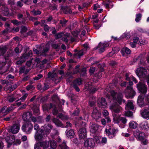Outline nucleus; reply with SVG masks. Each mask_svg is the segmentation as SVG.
Segmentation results:
<instances>
[{
  "mask_svg": "<svg viewBox=\"0 0 149 149\" xmlns=\"http://www.w3.org/2000/svg\"><path fill=\"white\" fill-rule=\"evenodd\" d=\"M110 93L114 102H117L119 104H121L123 103H124L125 102V100L123 99V96L122 93H116L113 91H111Z\"/></svg>",
  "mask_w": 149,
  "mask_h": 149,
  "instance_id": "obj_1",
  "label": "nucleus"
},
{
  "mask_svg": "<svg viewBox=\"0 0 149 149\" xmlns=\"http://www.w3.org/2000/svg\"><path fill=\"white\" fill-rule=\"evenodd\" d=\"M136 73L139 78H144L147 79V82L149 84V75L148 76V72L147 70L143 67H140L137 69Z\"/></svg>",
  "mask_w": 149,
  "mask_h": 149,
  "instance_id": "obj_2",
  "label": "nucleus"
},
{
  "mask_svg": "<svg viewBox=\"0 0 149 149\" xmlns=\"http://www.w3.org/2000/svg\"><path fill=\"white\" fill-rule=\"evenodd\" d=\"M108 129H106L105 132L106 135L110 138H112L116 135V133L118 132V130L115 129L113 126H108Z\"/></svg>",
  "mask_w": 149,
  "mask_h": 149,
  "instance_id": "obj_3",
  "label": "nucleus"
},
{
  "mask_svg": "<svg viewBox=\"0 0 149 149\" xmlns=\"http://www.w3.org/2000/svg\"><path fill=\"white\" fill-rule=\"evenodd\" d=\"M32 128L33 125L30 122L24 123L22 127V130L27 134L30 133Z\"/></svg>",
  "mask_w": 149,
  "mask_h": 149,
  "instance_id": "obj_4",
  "label": "nucleus"
},
{
  "mask_svg": "<svg viewBox=\"0 0 149 149\" xmlns=\"http://www.w3.org/2000/svg\"><path fill=\"white\" fill-rule=\"evenodd\" d=\"M137 87L138 90L142 93L145 94L147 91V87L145 83L143 82H139L137 84Z\"/></svg>",
  "mask_w": 149,
  "mask_h": 149,
  "instance_id": "obj_5",
  "label": "nucleus"
},
{
  "mask_svg": "<svg viewBox=\"0 0 149 149\" xmlns=\"http://www.w3.org/2000/svg\"><path fill=\"white\" fill-rule=\"evenodd\" d=\"M129 81V84L130 86H127V88L125 91V92L128 94L130 97H132L135 95L136 92L131 86L133 84V82Z\"/></svg>",
  "mask_w": 149,
  "mask_h": 149,
  "instance_id": "obj_6",
  "label": "nucleus"
},
{
  "mask_svg": "<svg viewBox=\"0 0 149 149\" xmlns=\"http://www.w3.org/2000/svg\"><path fill=\"white\" fill-rule=\"evenodd\" d=\"M109 109L116 113L121 112L122 110V108L116 103L111 104L109 107Z\"/></svg>",
  "mask_w": 149,
  "mask_h": 149,
  "instance_id": "obj_7",
  "label": "nucleus"
},
{
  "mask_svg": "<svg viewBox=\"0 0 149 149\" xmlns=\"http://www.w3.org/2000/svg\"><path fill=\"white\" fill-rule=\"evenodd\" d=\"M84 145L85 147H86L88 149H90L95 146V141L92 139H88L85 141Z\"/></svg>",
  "mask_w": 149,
  "mask_h": 149,
  "instance_id": "obj_8",
  "label": "nucleus"
},
{
  "mask_svg": "<svg viewBox=\"0 0 149 149\" xmlns=\"http://www.w3.org/2000/svg\"><path fill=\"white\" fill-rule=\"evenodd\" d=\"M46 136V134H44L43 132L41 131L40 130L36 133L35 137L36 140L39 141L45 139Z\"/></svg>",
  "mask_w": 149,
  "mask_h": 149,
  "instance_id": "obj_9",
  "label": "nucleus"
},
{
  "mask_svg": "<svg viewBox=\"0 0 149 149\" xmlns=\"http://www.w3.org/2000/svg\"><path fill=\"white\" fill-rule=\"evenodd\" d=\"M53 126L50 124H47L44 126L41 127L40 130L41 131H42L44 132H45V134H49L51 129L53 128Z\"/></svg>",
  "mask_w": 149,
  "mask_h": 149,
  "instance_id": "obj_10",
  "label": "nucleus"
},
{
  "mask_svg": "<svg viewBox=\"0 0 149 149\" xmlns=\"http://www.w3.org/2000/svg\"><path fill=\"white\" fill-rule=\"evenodd\" d=\"M95 140L97 143L101 146L104 145L107 141L106 138L97 136L95 137Z\"/></svg>",
  "mask_w": 149,
  "mask_h": 149,
  "instance_id": "obj_11",
  "label": "nucleus"
},
{
  "mask_svg": "<svg viewBox=\"0 0 149 149\" xmlns=\"http://www.w3.org/2000/svg\"><path fill=\"white\" fill-rule=\"evenodd\" d=\"M32 56V52L31 51H29L27 54H23L22 57V60L20 61H18L16 62L17 64H20L24 62L25 60L27 59L28 57H31Z\"/></svg>",
  "mask_w": 149,
  "mask_h": 149,
  "instance_id": "obj_12",
  "label": "nucleus"
},
{
  "mask_svg": "<svg viewBox=\"0 0 149 149\" xmlns=\"http://www.w3.org/2000/svg\"><path fill=\"white\" fill-rule=\"evenodd\" d=\"M20 125L18 124L13 125L10 127L9 131L13 134H16L19 131Z\"/></svg>",
  "mask_w": 149,
  "mask_h": 149,
  "instance_id": "obj_13",
  "label": "nucleus"
},
{
  "mask_svg": "<svg viewBox=\"0 0 149 149\" xmlns=\"http://www.w3.org/2000/svg\"><path fill=\"white\" fill-rule=\"evenodd\" d=\"M97 102L99 107L101 108L105 107L107 104L105 98L103 97L99 98Z\"/></svg>",
  "mask_w": 149,
  "mask_h": 149,
  "instance_id": "obj_14",
  "label": "nucleus"
},
{
  "mask_svg": "<svg viewBox=\"0 0 149 149\" xmlns=\"http://www.w3.org/2000/svg\"><path fill=\"white\" fill-rule=\"evenodd\" d=\"M109 46L107 43H102L100 42L97 46L96 49H99V52L100 53H102L104 51L105 48Z\"/></svg>",
  "mask_w": 149,
  "mask_h": 149,
  "instance_id": "obj_15",
  "label": "nucleus"
},
{
  "mask_svg": "<svg viewBox=\"0 0 149 149\" xmlns=\"http://www.w3.org/2000/svg\"><path fill=\"white\" fill-rule=\"evenodd\" d=\"M79 137L82 139L86 137V129L85 127L81 128L78 131Z\"/></svg>",
  "mask_w": 149,
  "mask_h": 149,
  "instance_id": "obj_16",
  "label": "nucleus"
},
{
  "mask_svg": "<svg viewBox=\"0 0 149 149\" xmlns=\"http://www.w3.org/2000/svg\"><path fill=\"white\" fill-rule=\"evenodd\" d=\"M113 116L114 120L117 121V123H119V121H120L124 124L126 123L127 120L125 118L120 117L118 118L116 114H113Z\"/></svg>",
  "mask_w": 149,
  "mask_h": 149,
  "instance_id": "obj_17",
  "label": "nucleus"
},
{
  "mask_svg": "<svg viewBox=\"0 0 149 149\" xmlns=\"http://www.w3.org/2000/svg\"><path fill=\"white\" fill-rule=\"evenodd\" d=\"M144 97L145 95L143 94L140 95L138 97L137 100V102L138 104L140 107H142V105L144 103Z\"/></svg>",
  "mask_w": 149,
  "mask_h": 149,
  "instance_id": "obj_18",
  "label": "nucleus"
},
{
  "mask_svg": "<svg viewBox=\"0 0 149 149\" xmlns=\"http://www.w3.org/2000/svg\"><path fill=\"white\" fill-rule=\"evenodd\" d=\"M90 127V131L92 133H95L98 130V126L96 124H93V123H91ZM99 127V126H98Z\"/></svg>",
  "mask_w": 149,
  "mask_h": 149,
  "instance_id": "obj_19",
  "label": "nucleus"
},
{
  "mask_svg": "<svg viewBox=\"0 0 149 149\" xmlns=\"http://www.w3.org/2000/svg\"><path fill=\"white\" fill-rule=\"evenodd\" d=\"M48 50V48L47 47H46L45 48L43 49L42 51L38 50L34 48L33 49V51L35 54H38L40 53V54H44Z\"/></svg>",
  "mask_w": 149,
  "mask_h": 149,
  "instance_id": "obj_20",
  "label": "nucleus"
},
{
  "mask_svg": "<svg viewBox=\"0 0 149 149\" xmlns=\"http://www.w3.org/2000/svg\"><path fill=\"white\" fill-rule=\"evenodd\" d=\"M32 116V113L30 112H25L22 115V118L24 121H27L28 118H29Z\"/></svg>",
  "mask_w": 149,
  "mask_h": 149,
  "instance_id": "obj_21",
  "label": "nucleus"
},
{
  "mask_svg": "<svg viewBox=\"0 0 149 149\" xmlns=\"http://www.w3.org/2000/svg\"><path fill=\"white\" fill-rule=\"evenodd\" d=\"M91 82H89L88 84H86L85 85V86L86 88V89L88 90H90L92 92H95L98 90V89L94 87H91Z\"/></svg>",
  "mask_w": 149,
  "mask_h": 149,
  "instance_id": "obj_22",
  "label": "nucleus"
},
{
  "mask_svg": "<svg viewBox=\"0 0 149 149\" xmlns=\"http://www.w3.org/2000/svg\"><path fill=\"white\" fill-rule=\"evenodd\" d=\"M139 126L143 130H148L149 129L148 124L146 122H142L139 125Z\"/></svg>",
  "mask_w": 149,
  "mask_h": 149,
  "instance_id": "obj_23",
  "label": "nucleus"
},
{
  "mask_svg": "<svg viewBox=\"0 0 149 149\" xmlns=\"http://www.w3.org/2000/svg\"><path fill=\"white\" fill-rule=\"evenodd\" d=\"M7 49V47L6 45L0 46V56H3Z\"/></svg>",
  "mask_w": 149,
  "mask_h": 149,
  "instance_id": "obj_24",
  "label": "nucleus"
},
{
  "mask_svg": "<svg viewBox=\"0 0 149 149\" xmlns=\"http://www.w3.org/2000/svg\"><path fill=\"white\" fill-rule=\"evenodd\" d=\"M48 106H49V109L53 108L52 111V114L54 115H56L58 113V111L55 106L50 103L49 105H48Z\"/></svg>",
  "mask_w": 149,
  "mask_h": 149,
  "instance_id": "obj_25",
  "label": "nucleus"
},
{
  "mask_svg": "<svg viewBox=\"0 0 149 149\" xmlns=\"http://www.w3.org/2000/svg\"><path fill=\"white\" fill-rule=\"evenodd\" d=\"M65 133L67 136L69 138H71L74 135V131L72 130H67Z\"/></svg>",
  "mask_w": 149,
  "mask_h": 149,
  "instance_id": "obj_26",
  "label": "nucleus"
},
{
  "mask_svg": "<svg viewBox=\"0 0 149 149\" xmlns=\"http://www.w3.org/2000/svg\"><path fill=\"white\" fill-rule=\"evenodd\" d=\"M52 121L58 127H62V124L58 119L55 118H53L52 119Z\"/></svg>",
  "mask_w": 149,
  "mask_h": 149,
  "instance_id": "obj_27",
  "label": "nucleus"
},
{
  "mask_svg": "<svg viewBox=\"0 0 149 149\" xmlns=\"http://www.w3.org/2000/svg\"><path fill=\"white\" fill-rule=\"evenodd\" d=\"M15 137L14 135L10 136L9 138V139L7 141L8 143V147H10L11 144L13 143L15 141Z\"/></svg>",
  "mask_w": 149,
  "mask_h": 149,
  "instance_id": "obj_28",
  "label": "nucleus"
},
{
  "mask_svg": "<svg viewBox=\"0 0 149 149\" xmlns=\"http://www.w3.org/2000/svg\"><path fill=\"white\" fill-rule=\"evenodd\" d=\"M41 146L44 149H45L49 147V142L47 141H42L40 143Z\"/></svg>",
  "mask_w": 149,
  "mask_h": 149,
  "instance_id": "obj_29",
  "label": "nucleus"
},
{
  "mask_svg": "<svg viewBox=\"0 0 149 149\" xmlns=\"http://www.w3.org/2000/svg\"><path fill=\"white\" fill-rule=\"evenodd\" d=\"M121 52L123 56L125 55V54H129L130 53L131 50L127 47L123 48L121 50Z\"/></svg>",
  "mask_w": 149,
  "mask_h": 149,
  "instance_id": "obj_30",
  "label": "nucleus"
},
{
  "mask_svg": "<svg viewBox=\"0 0 149 149\" xmlns=\"http://www.w3.org/2000/svg\"><path fill=\"white\" fill-rule=\"evenodd\" d=\"M145 55V54H140L139 56L134 59V61L135 62L137 61V60H138L140 61V63H142L143 61V59H144Z\"/></svg>",
  "mask_w": 149,
  "mask_h": 149,
  "instance_id": "obj_31",
  "label": "nucleus"
},
{
  "mask_svg": "<svg viewBox=\"0 0 149 149\" xmlns=\"http://www.w3.org/2000/svg\"><path fill=\"white\" fill-rule=\"evenodd\" d=\"M137 125V124L133 121L130 122L129 123V127L131 129H135Z\"/></svg>",
  "mask_w": 149,
  "mask_h": 149,
  "instance_id": "obj_32",
  "label": "nucleus"
},
{
  "mask_svg": "<svg viewBox=\"0 0 149 149\" xmlns=\"http://www.w3.org/2000/svg\"><path fill=\"white\" fill-rule=\"evenodd\" d=\"M49 144H50V146L51 149H56L57 147L56 143L54 141L50 140L49 142Z\"/></svg>",
  "mask_w": 149,
  "mask_h": 149,
  "instance_id": "obj_33",
  "label": "nucleus"
},
{
  "mask_svg": "<svg viewBox=\"0 0 149 149\" xmlns=\"http://www.w3.org/2000/svg\"><path fill=\"white\" fill-rule=\"evenodd\" d=\"M127 107L128 109H131L132 110H134V107L133 102L130 101H128L127 104L126 105V108Z\"/></svg>",
  "mask_w": 149,
  "mask_h": 149,
  "instance_id": "obj_34",
  "label": "nucleus"
},
{
  "mask_svg": "<svg viewBox=\"0 0 149 149\" xmlns=\"http://www.w3.org/2000/svg\"><path fill=\"white\" fill-rule=\"evenodd\" d=\"M70 34L68 33H64L62 32L58 33L56 35V37H68L69 36Z\"/></svg>",
  "mask_w": 149,
  "mask_h": 149,
  "instance_id": "obj_35",
  "label": "nucleus"
},
{
  "mask_svg": "<svg viewBox=\"0 0 149 149\" xmlns=\"http://www.w3.org/2000/svg\"><path fill=\"white\" fill-rule=\"evenodd\" d=\"M59 147L61 149H68V147L67 146L66 142L63 140L62 143L60 144Z\"/></svg>",
  "mask_w": 149,
  "mask_h": 149,
  "instance_id": "obj_36",
  "label": "nucleus"
},
{
  "mask_svg": "<svg viewBox=\"0 0 149 149\" xmlns=\"http://www.w3.org/2000/svg\"><path fill=\"white\" fill-rule=\"evenodd\" d=\"M15 96L13 95L9 96L7 98V100L10 102H12L16 100Z\"/></svg>",
  "mask_w": 149,
  "mask_h": 149,
  "instance_id": "obj_37",
  "label": "nucleus"
},
{
  "mask_svg": "<svg viewBox=\"0 0 149 149\" xmlns=\"http://www.w3.org/2000/svg\"><path fill=\"white\" fill-rule=\"evenodd\" d=\"M7 107L6 106H4L2 108L0 109V113H4L6 114L8 113L7 111Z\"/></svg>",
  "mask_w": 149,
  "mask_h": 149,
  "instance_id": "obj_38",
  "label": "nucleus"
},
{
  "mask_svg": "<svg viewBox=\"0 0 149 149\" xmlns=\"http://www.w3.org/2000/svg\"><path fill=\"white\" fill-rule=\"evenodd\" d=\"M82 80L81 79L79 78L76 79L73 82L72 84L80 85L81 84Z\"/></svg>",
  "mask_w": 149,
  "mask_h": 149,
  "instance_id": "obj_39",
  "label": "nucleus"
},
{
  "mask_svg": "<svg viewBox=\"0 0 149 149\" xmlns=\"http://www.w3.org/2000/svg\"><path fill=\"white\" fill-rule=\"evenodd\" d=\"M92 116L95 118L97 121L99 119L101 118L100 114L99 113H93Z\"/></svg>",
  "mask_w": 149,
  "mask_h": 149,
  "instance_id": "obj_40",
  "label": "nucleus"
},
{
  "mask_svg": "<svg viewBox=\"0 0 149 149\" xmlns=\"http://www.w3.org/2000/svg\"><path fill=\"white\" fill-rule=\"evenodd\" d=\"M2 13L5 15H7L9 14L8 10V8L5 6L3 7Z\"/></svg>",
  "mask_w": 149,
  "mask_h": 149,
  "instance_id": "obj_41",
  "label": "nucleus"
},
{
  "mask_svg": "<svg viewBox=\"0 0 149 149\" xmlns=\"http://www.w3.org/2000/svg\"><path fill=\"white\" fill-rule=\"evenodd\" d=\"M32 110L34 113L38 114L39 113L38 107L37 106H34L32 108Z\"/></svg>",
  "mask_w": 149,
  "mask_h": 149,
  "instance_id": "obj_42",
  "label": "nucleus"
},
{
  "mask_svg": "<svg viewBox=\"0 0 149 149\" xmlns=\"http://www.w3.org/2000/svg\"><path fill=\"white\" fill-rule=\"evenodd\" d=\"M28 95V93H25L20 98L19 100H18V101L21 100L22 102H24L26 98L27 97Z\"/></svg>",
  "mask_w": 149,
  "mask_h": 149,
  "instance_id": "obj_43",
  "label": "nucleus"
},
{
  "mask_svg": "<svg viewBox=\"0 0 149 149\" xmlns=\"http://www.w3.org/2000/svg\"><path fill=\"white\" fill-rule=\"evenodd\" d=\"M84 50V49H83L79 51L76 55L79 58H80V57L83 55L84 53H85Z\"/></svg>",
  "mask_w": 149,
  "mask_h": 149,
  "instance_id": "obj_44",
  "label": "nucleus"
},
{
  "mask_svg": "<svg viewBox=\"0 0 149 149\" xmlns=\"http://www.w3.org/2000/svg\"><path fill=\"white\" fill-rule=\"evenodd\" d=\"M58 118H60L62 120H64L67 119V117L66 116H64L62 113H60L57 116Z\"/></svg>",
  "mask_w": 149,
  "mask_h": 149,
  "instance_id": "obj_45",
  "label": "nucleus"
},
{
  "mask_svg": "<svg viewBox=\"0 0 149 149\" xmlns=\"http://www.w3.org/2000/svg\"><path fill=\"white\" fill-rule=\"evenodd\" d=\"M144 134L141 132V133L139 134V136L137 138L139 140H143L144 139Z\"/></svg>",
  "mask_w": 149,
  "mask_h": 149,
  "instance_id": "obj_46",
  "label": "nucleus"
},
{
  "mask_svg": "<svg viewBox=\"0 0 149 149\" xmlns=\"http://www.w3.org/2000/svg\"><path fill=\"white\" fill-rule=\"evenodd\" d=\"M142 15L140 14H138L136 15V18L135 19V21L136 22H138L140 20L141 17Z\"/></svg>",
  "mask_w": 149,
  "mask_h": 149,
  "instance_id": "obj_47",
  "label": "nucleus"
},
{
  "mask_svg": "<svg viewBox=\"0 0 149 149\" xmlns=\"http://www.w3.org/2000/svg\"><path fill=\"white\" fill-rule=\"evenodd\" d=\"M58 135V131L55 129H53L51 133V136L52 137H53L55 136Z\"/></svg>",
  "mask_w": 149,
  "mask_h": 149,
  "instance_id": "obj_48",
  "label": "nucleus"
},
{
  "mask_svg": "<svg viewBox=\"0 0 149 149\" xmlns=\"http://www.w3.org/2000/svg\"><path fill=\"white\" fill-rule=\"evenodd\" d=\"M147 42V41L144 40L142 39V38H139L138 44L139 45H144L146 44Z\"/></svg>",
  "mask_w": 149,
  "mask_h": 149,
  "instance_id": "obj_49",
  "label": "nucleus"
},
{
  "mask_svg": "<svg viewBox=\"0 0 149 149\" xmlns=\"http://www.w3.org/2000/svg\"><path fill=\"white\" fill-rule=\"evenodd\" d=\"M141 133V131L138 130H136L134 132L133 134L134 136L137 138L139 136V134H140Z\"/></svg>",
  "mask_w": 149,
  "mask_h": 149,
  "instance_id": "obj_50",
  "label": "nucleus"
},
{
  "mask_svg": "<svg viewBox=\"0 0 149 149\" xmlns=\"http://www.w3.org/2000/svg\"><path fill=\"white\" fill-rule=\"evenodd\" d=\"M19 29V27H17L16 28H14L11 29H10V32H13V33L17 32H18Z\"/></svg>",
  "mask_w": 149,
  "mask_h": 149,
  "instance_id": "obj_51",
  "label": "nucleus"
},
{
  "mask_svg": "<svg viewBox=\"0 0 149 149\" xmlns=\"http://www.w3.org/2000/svg\"><path fill=\"white\" fill-rule=\"evenodd\" d=\"M21 141L20 139H17L15 140V141L13 143L14 145L16 146H18L21 143Z\"/></svg>",
  "mask_w": 149,
  "mask_h": 149,
  "instance_id": "obj_52",
  "label": "nucleus"
},
{
  "mask_svg": "<svg viewBox=\"0 0 149 149\" xmlns=\"http://www.w3.org/2000/svg\"><path fill=\"white\" fill-rule=\"evenodd\" d=\"M125 116L129 117H130L132 116L133 113L132 111H127L125 112Z\"/></svg>",
  "mask_w": 149,
  "mask_h": 149,
  "instance_id": "obj_53",
  "label": "nucleus"
},
{
  "mask_svg": "<svg viewBox=\"0 0 149 149\" xmlns=\"http://www.w3.org/2000/svg\"><path fill=\"white\" fill-rule=\"evenodd\" d=\"M32 13L34 15H40L41 13V12L39 10L36 11L35 10H33L31 11Z\"/></svg>",
  "mask_w": 149,
  "mask_h": 149,
  "instance_id": "obj_54",
  "label": "nucleus"
},
{
  "mask_svg": "<svg viewBox=\"0 0 149 149\" xmlns=\"http://www.w3.org/2000/svg\"><path fill=\"white\" fill-rule=\"evenodd\" d=\"M27 30V28L24 26H22L21 27V32L23 33L26 32Z\"/></svg>",
  "mask_w": 149,
  "mask_h": 149,
  "instance_id": "obj_55",
  "label": "nucleus"
},
{
  "mask_svg": "<svg viewBox=\"0 0 149 149\" xmlns=\"http://www.w3.org/2000/svg\"><path fill=\"white\" fill-rule=\"evenodd\" d=\"M43 76L41 74H38L37 76L33 78V79L35 80H38L40 79Z\"/></svg>",
  "mask_w": 149,
  "mask_h": 149,
  "instance_id": "obj_56",
  "label": "nucleus"
},
{
  "mask_svg": "<svg viewBox=\"0 0 149 149\" xmlns=\"http://www.w3.org/2000/svg\"><path fill=\"white\" fill-rule=\"evenodd\" d=\"M79 112V109H77L72 114L73 116H77L78 115Z\"/></svg>",
  "mask_w": 149,
  "mask_h": 149,
  "instance_id": "obj_57",
  "label": "nucleus"
},
{
  "mask_svg": "<svg viewBox=\"0 0 149 149\" xmlns=\"http://www.w3.org/2000/svg\"><path fill=\"white\" fill-rule=\"evenodd\" d=\"M121 36L122 37H130V33L129 32H125L122 34Z\"/></svg>",
  "mask_w": 149,
  "mask_h": 149,
  "instance_id": "obj_58",
  "label": "nucleus"
},
{
  "mask_svg": "<svg viewBox=\"0 0 149 149\" xmlns=\"http://www.w3.org/2000/svg\"><path fill=\"white\" fill-rule=\"evenodd\" d=\"M44 86L43 88V89L44 90H46L50 88V86L48 84H44Z\"/></svg>",
  "mask_w": 149,
  "mask_h": 149,
  "instance_id": "obj_59",
  "label": "nucleus"
},
{
  "mask_svg": "<svg viewBox=\"0 0 149 149\" xmlns=\"http://www.w3.org/2000/svg\"><path fill=\"white\" fill-rule=\"evenodd\" d=\"M66 22L67 21L66 20L63 19V20H61L60 21V23L62 25V26L63 27H64L65 26Z\"/></svg>",
  "mask_w": 149,
  "mask_h": 149,
  "instance_id": "obj_60",
  "label": "nucleus"
},
{
  "mask_svg": "<svg viewBox=\"0 0 149 149\" xmlns=\"http://www.w3.org/2000/svg\"><path fill=\"white\" fill-rule=\"evenodd\" d=\"M41 147L40 143H36L35 145L34 149H41Z\"/></svg>",
  "mask_w": 149,
  "mask_h": 149,
  "instance_id": "obj_61",
  "label": "nucleus"
},
{
  "mask_svg": "<svg viewBox=\"0 0 149 149\" xmlns=\"http://www.w3.org/2000/svg\"><path fill=\"white\" fill-rule=\"evenodd\" d=\"M120 50V49L119 47H115L113 49L112 52H114V54L118 52Z\"/></svg>",
  "mask_w": 149,
  "mask_h": 149,
  "instance_id": "obj_62",
  "label": "nucleus"
},
{
  "mask_svg": "<svg viewBox=\"0 0 149 149\" xmlns=\"http://www.w3.org/2000/svg\"><path fill=\"white\" fill-rule=\"evenodd\" d=\"M11 22L14 24L16 25H19L20 23V22H18L16 20H11Z\"/></svg>",
  "mask_w": 149,
  "mask_h": 149,
  "instance_id": "obj_63",
  "label": "nucleus"
},
{
  "mask_svg": "<svg viewBox=\"0 0 149 149\" xmlns=\"http://www.w3.org/2000/svg\"><path fill=\"white\" fill-rule=\"evenodd\" d=\"M95 70V68L94 67H91L89 70V72L91 74H92L94 72Z\"/></svg>",
  "mask_w": 149,
  "mask_h": 149,
  "instance_id": "obj_64",
  "label": "nucleus"
}]
</instances>
